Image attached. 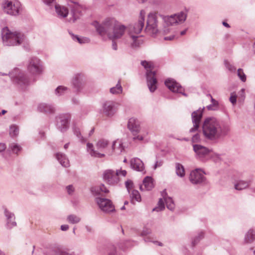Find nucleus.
<instances>
[{
    "instance_id": "9",
    "label": "nucleus",
    "mask_w": 255,
    "mask_h": 255,
    "mask_svg": "<svg viewBox=\"0 0 255 255\" xmlns=\"http://www.w3.org/2000/svg\"><path fill=\"white\" fill-rule=\"evenodd\" d=\"M9 74L13 82L20 87L27 85L29 83V78L23 72L20 71L17 68L14 69Z\"/></svg>"
},
{
    "instance_id": "59",
    "label": "nucleus",
    "mask_w": 255,
    "mask_h": 255,
    "mask_svg": "<svg viewBox=\"0 0 255 255\" xmlns=\"http://www.w3.org/2000/svg\"><path fill=\"white\" fill-rule=\"evenodd\" d=\"M61 230L63 231H66L68 230L69 226L68 225H62L61 226Z\"/></svg>"
},
{
    "instance_id": "19",
    "label": "nucleus",
    "mask_w": 255,
    "mask_h": 255,
    "mask_svg": "<svg viewBox=\"0 0 255 255\" xmlns=\"http://www.w3.org/2000/svg\"><path fill=\"white\" fill-rule=\"evenodd\" d=\"M73 87L77 92H80L84 86V76L81 74L76 75L72 81Z\"/></svg>"
},
{
    "instance_id": "64",
    "label": "nucleus",
    "mask_w": 255,
    "mask_h": 255,
    "mask_svg": "<svg viewBox=\"0 0 255 255\" xmlns=\"http://www.w3.org/2000/svg\"><path fill=\"white\" fill-rule=\"evenodd\" d=\"M174 38V36L172 35V36H170L165 37L164 39L165 40H171L173 39Z\"/></svg>"
},
{
    "instance_id": "49",
    "label": "nucleus",
    "mask_w": 255,
    "mask_h": 255,
    "mask_svg": "<svg viewBox=\"0 0 255 255\" xmlns=\"http://www.w3.org/2000/svg\"><path fill=\"white\" fill-rule=\"evenodd\" d=\"M43 2L47 5L49 6L50 8H52L53 6H55V0H42Z\"/></svg>"
},
{
    "instance_id": "37",
    "label": "nucleus",
    "mask_w": 255,
    "mask_h": 255,
    "mask_svg": "<svg viewBox=\"0 0 255 255\" xmlns=\"http://www.w3.org/2000/svg\"><path fill=\"white\" fill-rule=\"evenodd\" d=\"M67 220L68 223L72 224H75L80 222L81 218L76 215L71 214L67 216Z\"/></svg>"
},
{
    "instance_id": "4",
    "label": "nucleus",
    "mask_w": 255,
    "mask_h": 255,
    "mask_svg": "<svg viewBox=\"0 0 255 255\" xmlns=\"http://www.w3.org/2000/svg\"><path fill=\"white\" fill-rule=\"evenodd\" d=\"M1 38L4 45L11 46L21 44L25 39V36L19 31H11L7 27H5L1 30Z\"/></svg>"
},
{
    "instance_id": "53",
    "label": "nucleus",
    "mask_w": 255,
    "mask_h": 255,
    "mask_svg": "<svg viewBox=\"0 0 255 255\" xmlns=\"http://www.w3.org/2000/svg\"><path fill=\"white\" fill-rule=\"evenodd\" d=\"M66 189L69 195L72 194L74 191V188L73 187L72 185H68L66 187Z\"/></svg>"
},
{
    "instance_id": "31",
    "label": "nucleus",
    "mask_w": 255,
    "mask_h": 255,
    "mask_svg": "<svg viewBox=\"0 0 255 255\" xmlns=\"http://www.w3.org/2000/svg\"><path fill=\"white\" fill-rule=\"evenodd\" d=\"M255 240V234L252 229H250L245 235V244H251Z\"/></svg>"
},
{
    "instance_id": "10",
    "label": "nucleus",
    "mask_w": 255,
    "mask_h": 255,
    "mask_svg": "<svg viewBox=\"0 0 255 255\" xmlns=\"http://www.w3.org/2000/svg\"><path fill=\"white\" fill-rule=\"evenodd\" d=\"M27 70L33 75L40 74L43 71V67L40 59L36 57H32L29 60Z\"/></svg>"
},
{
    "instance_id": "14",
    "label": "nucleus",
    "mask_w": 255,
    "mask_h": 255,
    "mask_svg": "<svg viewBox=\"0 0 255 255\" xmlns=\"http://www.w3.org/2000/svg\"><path fill=\"white\" fill-rule=\"evenodd\" d=\"M95 201L100 209L104 212L110 213L115 211V207L110 200L97 197Z\"/></svg>"
},
{
    "instance_id": "17",
    "label": "nucleus",
    "mask_w": 255,
    "mask_h": 255,
    "mask_svg": "<svg viewBox=\"0 0 255 255\" xmlns=\"http://www.w3.org/2000/svg\"><path fill=\"white\" fill-rule=\"evenodd\" d=\"M166 86L172 92L182 94L185 96L187 95L183 92V88L174 79H168L165 81Z\"/></svg>"
},
{
    "instance_id": "60",
    "label": "nucleus",
    "mask_w": 255,
    "mask_h": 255,
    "mask_svg": "<svg viewBox=\"0 0 255 255\" xmlns=\"http://www.w3.org/2000/svg\"><path fill=\"white\" fill-rule=\"evenodd\" d=\"M150 233V231L147 230V229H146V230H144L142 233H141V236H146L148 234H149V233Z\"/></svg>"
},
{
    "instance_id": "35",
    "label": "nucleus",
    "mask_w": 255,
    "mask_h": 255,
    "mask_svg": "<svg viewBox=\"0 0 255 255\" xmlns=\"http://www.w3.org/2000/svg\"><path fill=\"white\" fill-rule=\"evenodd\" d=\"M110 92L112 94H119L122 93L123 88L121 86L120 80H119L115 87L110 89Z\"/></svg>"
},
{
    "instance_id": "28",
    "label": "nucleus",
    "mask_w": 255,
    "mask_h": 255,
    "mask_svg": "<svg viewBox=\"0 0 255 255\" xmlns=\"http://www.w3.org/2000/svg\"><path fill=\"white\" fill-rule=\"evenodd\" d=\"M56 158L59 161L62 166L65 167H69L70 165L69 161L65 154L62 153H57L55 155Z\"/></svg>"
},
{
    "instance_id": "16",
    "label": "nucleus",
    "mask_w": 255,
    "mask_h": 255,
    "mask_svg": "<svg viewBox=\"0 0 255 255\" xmlns=\"http://www.w3.org/2000/svg\"><path fill=\"white\" fill-rule=\"evenodd\" d=\"M189 178L190 181L193 184L204 183L206 179L204 173L200 169L192 170L190 174Z\"/></svg>"
},
{
    "instance_id": "13",
    "label": "nucleus",
    "mask_w": 255,
    "mask_h": 255,
    "mask_svg": "<svg viewBox=\"0 0 255 255\" xmlns=\"http://www.w3.org/2000/svg\"><path fill=\"white\" fill-rule=\"evenodd\" d=\"M193 150L197 158L202 161H206L210 157L211 149L200 144L193 145Z\"/></svg>"
},
{
    "instance_id": "24",
    "label": "nucleus",
    "mask_w": 255,
    "mask_h": 255,
    "mask_svg": "<svg viewBox=\"0 0 255 255\" xmlns=\"http://www.w3.org/2000/svg\"><path fill=\"white\" fill-rule=\"evenodd\" d=\"M55 9L58 17L60 18L67 17L69 13L68 9L64 6L55 5Z\"/></svg>"
},
{
    "instance_id": "62",
    "label": "nucleus",
    "mask_w": 255,
    "mask_h": 255,
    "mask_svg": "<svg viewBox=\"0 0 255 255\" xmlns=\"http://www.w3.org/2000/svg\"><path fill=\"white\" fill-rule=\"evenodd\" d=\"M112 48L115 50H117V48H118L117 44L116 42L114 41V40H113V42H112Z\"/></svg>"
},
{
    "instance_id": "61",
    "label": "nucleus",
    "mask_w": 255,
    "mask_h": 255,
    "mask_svg": "<svg viewBox=\"0 0 255 255\" xmlns=\"http://www.w3.org/2000/svg\"><path fill=\"white\" fill-rule=\"evenodd\" d=\"M162 165V161H156L155 165L154 168L156 169L158 167H160Z\"/></svg>"
},
{
    "instance_id": "41",
    "label": "nucleus",
    "mask_w": 255,
    "mask_h": 255,
    "mask_svg": "<svg viewBox=\"0 0 255 255\" xmlns=\"http://www.w3.org/2000/svg\"><path fill=\"white\" fill-rule=\"evenodd\" d=\"M9 147L13 153L17 155L18 154V152L21 150V147L18 144L15 143H10Z\"/></svg>"
},
{
    "instance_id": "42",
    "label": "nucleus",
    "mask_w": 255,
    "mask_h": 255,
    "mask_svg": "<svg viewBox=\"0 0 255 255\" xmlns=\"http://www.w3.org/2000/svg\"><path fill=\"white\" fill-rule=\"evenodd\" d=\"M204 237V233L202 231L199 232L198 235L194 237L192 240V245L194 247L196 245L201 239Z\"/></svg>"
},
{
    "instance_id": "23",
    "label": "nucleus",
    "mask_w": 255,
    "mask_h": 255,
    "mask_svg": "<svg viewBox=\"0 0 255 255\" xmlns=\"http://www.w3.org/2000/svg\"><path fill=\"white\" fill-rule=\"evenodd\" d=\"M154 186L153 179L151 177L147 176L143 180V183L140 186V189L141 191L150 190Z\"/></svg>"
},
{
    "instance_id": "50",
    "label": "nucleus",
    "mask_w": 255,
    "mask_h": 255,
    "mask_svg": "<svg viewBox=\"0 0 255 255\" xmlns=\"http://www.w3.org/2000/svg\"><path fill=\"white\" fill-rule=\"evenodd\" d=\"M125 184L128 193H130V190H131L133 187L132 181L130 180H128L126 182Z\"/></svg>"
},
{
    "instance_id": "11",
    "label": "nucleus",
    "mask_w": 255,
    "mask_h": 255,
    "mask_svg": "<svg viewBox=\"0 0 255 255\" xmlns=\"http://www.w3.org/2000/svg\"><path fill=\"white\" fill-rule=\"evenodd\" d=\"M119 104L113 101H106L102 104L103 114L108 117H112L117 112Z\"/></svg>"
},
{
    "instance_id": "20",
    "label": "nucleus",
    "mask_w": 255,
    "mask_h": 255,
    "mask_svg": "<svg viewBox=\"0 0 255 255\" xmlns=\"http://www.w3.org/2000/svg\"><path fill=\"white\" fill-rule=\"evenodd\" d=\"M84 9L83 6L78 3H75L71 9L72 17L69 21L74 22L82 15V11Z\"/></svg>"
},
{
    "instance_id": "30",
    "label": "nucleus",
    "mask_w": 255,
    "mask_h": 255,
    "mask_svg": "<svg viewBox=\"0 0 255 255\" xmlns=\"http://www.w3.org/2000/svg\"><path fill=\"white\" fill-rule=\"evenodd\" d=\"M87 148L88 152L91 155V156L94 157L101 158L105 156V154L101 153L94 149L93 145L91 143H87Z\"/></svg>"
},
{
    "instance_id": "48",
    "label": "nucleus",
    "mask_w": 255,
    "mask_h": 255,
    "mask_svg": "<svg viewBox=\"0 0 255 255\" xmlns=\"http://www.w3.org/2000/svg\"><path fill=\"white\" fill-rule=\"evenodd\" d=\"M225 66H226V68L230 71H231L232 72H235L236 68L234 65L231 64L229 62H228L227 61H225Z\"/></svg>"
},
{
    "instance_id": "34",
    "label": "nucleus",
    "mask_w": 255,
    "mask_h": 255,
    "mask_svg": "<svg viewBox=\"0 0 255 255\" xmlns=\"http://www.w3.org/2000/svg\"><path fill=\"white\" fill-rule=\"evenodd\" d=\"M250 185V181L240 180L235 184V188L237 190H241L247 188Z\"/></svg>"
},
{
    "instance_id": "39",
    "label": "nucleus",
    "mask_w": 255,
    "mask_h": 255,
    "mask_svg": "<svg viewBox=\"0 0 255 255\" xmlns=\"http://www.w3.org/2000/svg\"><path fill=\"white\" fill-rule=\"evenodd\" d=\"M133 41L131 44V47L133 48H137L142 43V41L138 39V36L136 35H130Z\"/></svg>"
},
{
    "instance_id": "57",
    "label": "nucleus",
    "mask_w": 255,
    "mask_h": 255,
    "mask_svg": "<svg viewBox=\"0 0 255 255\" xmlns=\"http://www.w3.org/2000/svg\"><path fill=\"white\" fill-rule=\"evenodd\" d=\"M6 147V145L4 143H0V152L4 151Z\"/></svg>"
},
{
    "instance_id": "15",
    "label": "nucleus",
    "mask_w": 255,
    "mask_h": 255,
    "mask_svg": "<svg viewBox=\"0 0 255 255\" xmlns=\"http://www.w3.org/2000/svg\"><path fill=\"white\" fill-rule=\"evenodd\" d=\"M204 109V108L199 109L192 113L191 117L193 127L189 130L190 133L194 132L198 130L201 120L203 116Z\"/></svg>"
},
{
    "instance_id": "27",
    "label": "nucleus",
    "mask_w": 255,
    "mask_h": 255,
    "mask_svg": "<svg viewBox=\"0 0 255 255\" xmlns=\"http://www.w3.org/2000/svg\"><path fill=\"white\" fill-rule=\"evenodd\" d=\"M4 214L7 218V227L8 228H11L16 226V222L14 221L15 217L13 213L9 212L5 209Z\"/></svg>"
},
{
    "instance_id": "33",
    "label": "nucleus",
    "mask_w": 255,
    "mask_h": 255,
    "mask_svg": "<svg viewBox=\"0 0 255 255\" xmlns=\"http://www.w3.org/2000/svg\"><path fill=\"white\" fill-rule=\"evenodd\" d=\"M130 198V202L134 204L135 201L140 202L141 196L139 192L136 190H133L131 192L129 193Z\"/></svg>"
},
{
    "instance_id": "45",
    "label": "nucleus",
    "mask_w": 255,
    "mask_h": 255,
    "mask_svg": "<svg viewBox=\"0 0 255 255\" xmlns=\"http://www.w3.org/2000/svg\"><path fill=\"white\" fill-rule=\"evenodd\" d=\"M165 206L164 202L162 199H160L157 204V207L153 208L152 210L153 211L158 212L163 210Z\"/></svg>"
},
{
    "instance_id": "40",
    "label": "nucleus",
    "mask_w": 255,
    "mask_h": 255,
    "mask_svg": "<svg viewBox=\"0 0 255 255\" xmlns=\"http://www.w3.org/2000/svg\"><path fill=\"white\" fill-rule=\"evenodd\" d=\"M68 90L66 87L63 86H59L55 90V94L57 96L63 95Z\"/></svg>"
},
{
    "instance_id": "21",
    "label": "nucleus",
    "mask_w": 255,
    "mask_h": 255,
    "mask_svg": "<svg viewBox=\"0 0 255 255\" xmlns=\"http://www.w3.org/2000/svg\"><path fill=\"white\" fill-rule=\"evenodd\" d=\"M37 111L45 114H53L55 113V109L51 105L40 103L37 106Z\"/></svg>"
},
{
    "instance_id": "7",
    "label": "nucleus",
    "mask_w": 255,
    "mask_h": 255,
    "mask_svg": "<svg viewBox=\"0 0 255 255\" xmlns=\"http://www.w3.org/2000/svg\"><path fill=\"white\" fill-rule=\"evenodd\" d=\"M141 64L147 69L146 80L148 87L151 92H153L156 89L157 80L155 77L154 71L150 70L151 64L146 61H141Z\"/></svg>"
},
{
    "instance_id": "25",
    "label": "nucleus",
    "mask_w": 255,
    "mask_h": 255,
    "mask_svg": "<svg viewBox=\"0 0 255 255\" xmlns=\"http://www.w3.org/2000/svg\"><path fill=\"white\" fill-rule=\"evenodd\" d=\"M112 147L113 151L116 154H121L125 150L123 145V142L119 139L113 142Z\"/></svg>"
},
{
    "instance_id": "18",
    "label": "nucleus",
    "mask_w": 255,
    "mask_h": 255,
    "mask_svg": "<svg viewBox=\"0 0 255 255\" xmlns=\"http://www.w3.org/2000/svg\"><path fill=\"white\" fill-rule=\"evenodd\" d=\"M166 86L172 92L182 94L185 96L187 95L183 92V88L174 79H168L165 81Z\"/></svg>"
},
{
    "instance_id": "56",
    "label": "nucleus",
    "mask_w": 255,
    "mask_h": 255,
    "mask_svg": "<svg viewBox=\"0 0 255 255\" xmlns=\"http://www.w3.org/2000/svg\"><path fill=\"white\" fill-rule=\"evenodd\" d=\"M74 134L78 137H80L81 132L79 128H75L74 130Z\"/></svg>"
},
{
    "instance_id": "29",
    "label": "nucleus",
    "mask_w": 255,
    "mask_h": 255,
    "mask_svg": "<svg viewBox=\"0 0 255 255\" xmlns=\"http://www.w3.org/2000/svg\"><path fill=\"white\" fill-rule=\"evenodd\" d=\"M133 139L134 140L143 141L146 140V137L148 134V132L146 130L139 129L138 132H134L132 133Z\"/></svg>"
},
{
    "instance_id": "3",
    "label": "nucleus",
    "mask_w": 255,
    "mask_h": 255,
    "mask_svg": "<svg viewBox=\"0 0 255 255\" xmlns=\"http://www.w3.org/2000/svg\"><path fill=\"white\" fill-rule=\"evenodd\" d=\"M204 136L211 140H216L226 136L229 130L227 126L222 125L214 117L206 118L202 126Z\"/></svg>"
},
{
    "instance_id": "6",
    "label": "nucleus",
    "mask_w": 255,
    "mask_h": 255,
    "mask_svg": "<svg viewBox=\"0 0 255 255\" xmlns=\"http://www.w3.org/2000/svg\"><path fill=\"white\" fill-rule=\"evenodd\" d=\"M126 174L127 171L125 170H117L115 171L111 169H108L103 173V179L108 184L114 185L119 182L120 175L125 176Z\"/></svg>"
},
{
    "instance_id": "36",
    "label": "nucleus",
    "mask_w": 255,
    "mask_h": 255,
    "mask_svg": "<svg viewBox=\"0 0 255 255\" xmlns=\"http://www.w3.org/2000/svg\"><path fill=\"white\" fill-rule=\"evenodd\" d=\"M175 169L176 174L181 177H183L185 175V170L183 166L179 163H177L175 165Z\"/></svg>"
},
{
    "instance_id": "43",
    "label": "nucleus",
    "mask_w": 255,
    "mask_h": 255,
    "mask_svg": "<svg viewBox=\"0 0 255 255\" xmlns=\"http://www.w3.org/2000/svg\"><path fill=\"white\" fill-rule=\"evenodd\" d=\"M72 39L75 41H77L79 43L82 44L88 43L89 41L88 38L86 37H79L77 35H75L73 34H71Z\"/></svg>"
},
{
    "instance_id": "12",
    "label": "nucleus",
    "mask_w": 255,
    "mask_h": 255,
    "mask_svg": "<svg viewBox=\"0 0 255 255\" xmlns=\"http://www.w3.org/2000/svg\"><path fill=\"white\" fill-rule=\"evenodd\" d=\"M71 116L69 114H60L56 117V127L62 132H64L69 128V123Z\"/></svg>"
},
{
    "instance_id": "38",
    "label": "nucleus",
    "mask_w": 255,
    "mask_h": 255,
    "mask_svg": "<svg viewBox=\"0 0 255 255\" xmlns=\"http://www.w3.org/2000/svg\"><path fill=\"white\" fill-rule=\"evenodd\" d=\"M109 143V141L107 139L102 138L97 142L96 144L97 147L99 149H105L107 147Z\"/></svg>"
},
{
    "instance_id": "47",
    "label": "nucleus",
    "mask_w": 255,
    "mask_h": 255,
    "mask_svg": "<svg viewBox=\"0 0 255 255\" xmlns=\"http://www.w3.org/2000/svg\"><path fill=\"white\" fill-rule=\"evenodd\" d=\"M91 191L93 194L96 195H100L102 193L99 186L92 187L91 189Z\"/></svg>"
},
{
    "instance_id": "52",
    "label": "nucleus",
    "mask_w": 255,
    "mask_h": 255,
    "mask_svg": "<svg viewBox=\"0 0 255 255\" xmlns=\"http://www.w3.org/2000/svg\"><path fill=\"white\" fill-rule=\"evenodd\" d=\"M200 140V136L198 133L195 134L192 138V141L193 142H198Z\"/></svg>"
},
{
    "instance_id": "63",
    "label": "nucleus",
    "mask_w": 255,
    "mask_h": 255,
    "mask_svg": "<svg viewBox=\"0 0 255 255\" xmlns=\"http://www.w3.org/2000/svg\"><path fill=\"white\" fill-rule=\"evenodd\" d=\"M170 29L169 28L164 27L162 30L163 34H167L169 32Z\"/></svg>"
},
{
    "instance_id": "32",
    "label": "nucleus",
    "mask_w": 255,
    "mask_h": 255,
    "mask_svg": "<svg viewBox=\"0 0 255 255\" xmlns=\"http://www.w3.org/2000/svg\"><path fill=\"white\" fill-rule=\"evenodd\" d=\"M162 195L166 203L167 208L170 210H173L174 209L175 205L172 199L169 197H166V193H165V191L163 192Z\"/></svg>"
},
{
    "instance_id": "22",
    "label": "nucleus",
    "mask_w": 255,
    "mask_h": 255,
    "mask_svg": "<svg viewBox=\"0 0 255 255\" xmlns=\"http://www.w3.org/2000/svg\"><path fill=\"white\" fill-rule=\"evenodd\" d=\"M130 167L137 171H143L144 169V164L142 160L138 158H133L130 160Z\"/></svg>"
},
{
    "instance_id": "26",
    "label": "nucleus",
    "mask_w": 255,
    "mask_h": 255,
    "mask_svg": "<svg viewBox=\"0 0 255 255\" xmlns=\"http://www.w3.org/2000/svg\"><path fill=\"white\" fill-rule=\"evenodd\" d=\"M128 127L132 133L138 132L140 129L138 122L134 118H130L129 120Z\"/></svg>"
},
{
    "instance_id": "55",
    "label": "nucleus",
    "mask_w": 255,
    "mask_h": 255,
    "mask_svg": "<svg viewBox=\"0 0 255 255\" xmlns=\"http://www.w3.org/2000/svg\"><path fill=\"white\" fill-rule=\"evenodd\" d=\"M218 106V105H213V104L212 103L211 104L207 106L206 108L209 111H213L217 109Z\"/></svg>"
},
{
    "instance_id": "46",
    "label": "nucleus",
    "mask_w": 255,
    "mask_h": 255,
    "mask_svg": "<svg viewBox=\"0 0 255 255\" xmlns=\"http://www.w3.org/2000/svg\"><path fill=\"white\" fill-rule=\"evenodd\" d=\"M237 75L239 78L240 79V80L243 82H245L246 81V75L244 73V71L242 69L239 68L237 71Z\"/></svg>"
},
{
    "instance_id": "1",
    "label": "nucleus",
    "mask_w": 255,
    "mask_h": 255,
    "mask_svg": "<svg viewBox=\"0 0 255 255\" xmlns=\"http://www.w3.org/2000/svg\"><path fill=\"white\" fill-rule=\"evenodd\" d=\"M187 15L184 12L172 15L163 16L155 12H150L148 14L145 31L153 36L155 35L159 30L158 24L159 18H161L167 26L183 23L186 19Z\"/></svg>"
},
{
    "instance_id": "44",
    "label": "nucleus",
    "mask_w": 255,
    "mask_h": 255,
    "mask_svg": "<svg viewBox=\"0 0 255 255\" xmlns=\"http://www.w3.org/2000/svg\"><path fill=\"white\" fill-rule=\"evenodd\" d=\"M18 127L15 125H12L10 127L9 134L12 137L15 136L18 134Z\"/></svg>"
},
{
    "instance_id": "2",
    "label": "nucleus",
    "mask_w": 255,
    "mask_h": 255,
    "mask_svg": "<svg viewBox=\"0 0 255 255\" xmlns=\"http://www.w3.org/2000/svg\"><path fill=\"white\" fill-rule=\"evenodd\" d=\"M92 24L101 36L107 35L112 40L122 38L126 30V27L114 18H107L102 24L95 21Z\"/></svg>"
},
{
    "instance_id": "8",
    "label": "nucleus",
    "mask_w": 255,
    "mask_h": 255,
    "mask_svg": "<svg viewBox=\"0 0 255 255\" xmlns=\"http://www.w3.org/2000/svg\"><path fill=\"white\" fill-rule=\"evenodd\" d=\"M145 14V11L141 10L137 21L129 26L128 30L129 35L138 34L141 32L144 26Z\"/></svg>"
},
{
    "instance_id": "5",
    "label": "nucleus",
    "mask_w": 255,
    "mask_h": 255,
    "mask_svg": "<svg viewBox=\"0 0 255 255\" xmlns=\"http://www.w3.org/2000/svg\"><path fill=\"white\" fill-rule=\"evenodd\" d=\"M2 7L4 13L12 16L18 15L22 9L20 2L17 0H5Z\"/></svg>"
},
{
    "instance_id": "54",
    "label": "nucleus",
    "mask_w": 255,
    "mask_h": 255,
    "mask_svg": "<svg viewBox=\"0 0 255 255\" xmlns=\"http://www.w3.org/2000/svg\"><path fill=\"white\" fill-rule=\"evenodd\" d=\"M100 189L101 190L102 193H107L109 192L108 189H107L106 186L103 184H101L99 186Z\"/></svg>"
},
{
    "instance_id": "58",
    "label": "nucleus",
    "mask_w": 255,
    "mask_h": 255,
    "mask_svg": "<svg viewBox=\"0 0 255 255\" xmlns=\"http://www.w3.org/2000/svg\"><path fill=\"white\" fill-rule=\"evenodd\" d=\"M208 96L211 98V102L213 104V105H218V102L216 100L213 99L210 94H209Z\"/></svg>"
},
{
    "instance_id": "51",
    "label": "nucleus",
    "mask_w": 255,
    "mask_h": 255,
    "mask_svg": "<svg viewBox=\"0 0 255 255\" xmlns=\"http://www.w3.org/2000/svg\"><path fill=\"white\" fill-rule=\"evenodd\" d=\"M230 101L231 102V103L234 105L236 104L237 102V96L234 93H231L230 98Z\"/></svg>"
}]
</instances>
